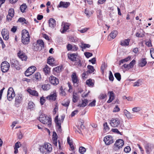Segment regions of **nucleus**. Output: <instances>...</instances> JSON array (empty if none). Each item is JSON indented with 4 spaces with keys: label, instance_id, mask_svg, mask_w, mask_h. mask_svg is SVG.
<instances>
[{
    "label": "nucleus",
    "instance_id": "nucleus-42",
    "mask_svg": "<svg viewBox=\"0 0 154 154\" xmlns=\"http://www.w3.org/2000/svg\"><path fill=\"white\" fill-rule=\"evenodd\" d=\"M42 88L44 90H48L50 89V85L49 84H45L42 85Z\"/></svg>",
    "mask_w": 154,
    "mask_h": 154
},
{
    "label": "nucleus",
    "instance_id": "nucleus-31",
    "mask_svg": "<svg viewBox=\"0 0 154 154\" xmlns=\"http://www.w3.org/2000/svg\"><path fill=\"white\" fill-rule=\"evenodd\" d=\"M67 142L68 143L69 145L72 150L74 149V147L73 145L72 141V139H70L69 137H68L67 138Z\"/></svg>",
    "mask_w": 154,
    "mask_h": 154
},
{
    "label": "nucleus",
    "instance_id": "nucleus-43",
    "mask_svg": "<svg viewBox=\"0 0 154 154\" xmlns=\"http://www.w3.org/2000/svg\"><path fill=\"white\" fill-rule=\"evenodd\" d=\"M27 8V6L25 4H23L20 7V9L21 12L23 13Z\"/></svg>",
    "mask_w": 154,
    "mask_h": 154
},
{
    "label": "nucleus",
    "instance_id": "nucleus-35",
    "mask_svg": "<svg viewBox=\"0 0 154 154\" xmlns=\"http://www.w3.org/2000/svg\"><path fill=\"white\" fill-rule=\"evenodd\" d=\"M131 59V57L128 56V57L124 59H122L119 61V64L122 63H123L126 62H127L129 60Z\"/></svg>",
    "mask_w": 154,
    "mask_h": 154
},
{
    "label": "nucleus",
    "instance_id": "nucleus-17",
    "mask_svg": "<svg viewBox=\"0 0 154 154\" xmlns=\"http://www.w3.org/2000/svg\"><path fill=\"white\" fill-rule=\"evenodd\" d=\"M70 24L69 23H65L64 22H62V26L63 27V29L62 30L61 29L60 31L62 33H64L69 28V26Z\"/></svg>",
    "mask_w": 154,
    "mask_h": 154
},
{
    "label": "nucleus",
    "instance_id": "nucleus-63",
    "mask_svg": "<svg viewBox=\"0 0 154 154\" xmlns=\"http://www.w3.org/2000/svg\"><path fill=\"white\" fill-rule=\"evenodd\" d=\"M21 144L20 142H17L15 145V148L18 149L20 147Z\"/></svg>",
    "mask_w": 154,
    "mask_h": 154
},
{
    "label": "nucleus",
    "instance_id": "nucleus-11",
    "mask_svg": "<svg viewBox=\"0 0 154 154\" xmlns=\"http://www.w3.org/2000/svg\"><path fill=\"white\" fill-rule=\"evenodd\" d=\"M49 82L53 85H56L59 83V81L58 79L54 76L51 75L49 78Z\"/></svg>",
    "mask_w": 154,
    "mask_h": 154
},
{
    "label": "nucleus",
    "instance_id": "nucleus-53",
    "mask_svg": "<svg viewBox=\"0 0 154 154\" xmlns=\"http://www.w3.org/2000/svg\"><path fill=\"white\" fill-rule=\"evenodd\" d=\"M141 81L140 79H139L137 81L134 83V86H139L141 85Z\"/></svg>",
    "mask_w": 154,
    "mask_h": 154
},
{
    "label": "nucleus",
    "instance_id": "nucleus-18",
    "mask_svg": "<svg viewBox=\"0 0 154 154\" xmlns=\"http://www.w3.org/2000/svg\"><path fill=\"white\" fill-rule=\"evenodd\" d=\"M18 56L22 60L26 61L27 58V56L23 51H19L17 53Z\"/></svg>",
    "mask_w": 154,
    "mask_h": 154
},
{
    "label": "nucleus",
    "instance_id": "nucleus-47",
    "mask_svg": "<svg viewBox=\"0 0 154 154\" xmlns=\"http://www.w3.org/2000/svg\"><path fill=\"white\" fill-rule=\"evenodd\" d=\"M70 103V100H67L66 101H64L61 103L62 105L66 107H68Z\"/></svg>",
    "mask_w": 154,
    "mask_h": 154
},
{
    "label": "nucleus",
    "instance_id": "nucleus-1",
    "mask_svg": "<svg viewBox=\"0 0 154 154\" xmlns=\"http://www.w3.org/2000/svg\"><path fill=\"white\" fill-rule=\"evenodd\" d=\"M52 149L51 145L48 143H44L40 148V152L43 154H48L51 152Z\"/></svg>",
    "mask_w": 154,
    "mask_h": 154
},
{
    "label": "nucleus",
    "instance_id": "nucleus-25",
    "mask_svg": "<svg viewBox=\"0 0 154 154\" xmlns=\"http://www.w3.org/2000/svg\"><path fill=\"white\" fill-rule=\"evenodd\" d=\"M108 94H109V97L107 102L108 103H111L114 98V94L113 91H109Z\"/></svg>",
    "mask_w": 154,
    "mask_h": 154
},
{
    "label": "nucleus",
    "instance_id": "nucleus-44",
    "mask_svg": "<svg viewBox=\"0 0 154 154\" xmlns=\"http://www.w3.org/2000/svg\"><path fill=\"white\" fill-rule=\"evenodd\" d=\"M114 76L118 81H120L121 80V75L119 73L116 72L115 73Z\"/></svg>",
    "mask_w": 154,
    "mask_h": 154
},
{
    "label": "nucleus",
    "instance_id": "nucleus-55",
    "mask_svg": "<svg viewBox=\"0 0 154 154\" xmlns=\"http://www.w3.org/2000/svg\"><path fill=\"white\" fill-rule=\"evenodd\" d=\"M18 21L25 24H26V21L25 19L23 17L19 18L18 20Z\"/></svg>",
    "mask_w": 154,
    "mask_h": 154
},
{
    "label": "nucleus",
    "instance_id": "nucleus-39",
    "mask_svg": "<svg viewBox=\"0 0 154 154\" xmlns=\"http://www.w3.org/2000/svg\"><path fill=\"white\" fill-rule=\"evenodd\" d=\"M34 77H35L37 81H40L41 79L40 74L39 72H37L35 73L34 74Z\"/></svg>",
    "mask_w": 154,
    "mask_h": 154
},
{
    "label": "nucleus",
    "instance_id": "nucleus-64",
    "mask_svg": "<svg viewBox=\"0 0 154 154\" xmlns=\"http://www.w3.org/2000/svg\"><path fill=\"white\" fill-rule=\"evenodd\" d=\"M103 126H104V129L106 130H109V128L107 125V122H105L103 124Z\"/></svg>",
    "mask_w": 154,
    "mask_h": 154
},
{
    "label": "nucleus",
    "instance_id": "nucleus-7",
    "mask_svg": "<svg viewBox=\"0 0 154 154\" xmlns=\"http://www.w3.org/2000/svg\"><path fill=\"white\" fill-rule=\"evenodd\" d=\"M44 44L43 40H38L37 41V43L34 46L33 49L35 51H41L42 49V48L44 47Z\"/></svg>",
    "mask_w": 154,
    "mask_h": 154
},
{
    "label": "nucleus",
    "instance_id": "nucleus-9",
    "mask_svg": "<svg viewBox=\"0 0 154 154\" xmlns=\"http://www.w3.org/2000/svg\"><path fill=\"white\" fill-rule=\"evenodd\" d=\"M87 68L88 70L87 71L84 72L82 73V78L83 79H86L87 77H85V76L88 75V74L92 73L95 70L93 66L91 65H88L87 66Z\"/></svg>",
    "mask_w": 154,
    "mask_h": 154
},
{
    "label": "nucleus",
    "instance_id": "nucleus-2",
    "mask_svg": "<svg viewBox=\"0 0 154 154\" xmlns=\"http://www.w3.org/2000/svg\"><path fill=\"white\" fill-rule=\"evenodd\" d=\"M29 35L28 32L24 29L22 31V42L24 45L28 44L29 42Z\"/></svg>",
    "mask_w": 154,
    "mask_h": 154
},
{
    "label": "nucleus",
    "instance_id": "nucleus-16",
    "mask_svg": "<svg viewBox=\"0 0 154 154\" xmlns=\"http://www.w3.org/2000/svg\"><path fill=\"white\" fill-rule=\"evenodd\" d=\"M104 141L106 145H109L113 142L112 137L111 136H107L104 139Z\"/></svg>",
    "mask_w": 154,
    "mask_h": 154
},
{
    "label": "nucleus",
    "instance_id": "nucleus-37",
    "mask_svg": "<svg viewBox=\"0 0 154 154\" xmlns=\"http://www.w3.org/2000/svg\"><path fill=\"white\" fill-rule=\"evenodd\" d=\"M147 62L145 58H143L141 61L140 63H139V65L141 67H143L146 64Z\"/></svg>",
    "mask_w": 154,
    "mask_h": 154
},
{
    "label": "nucleus",
    "instance_id": "nucleus-29",
    "mask_svg": "<svg viewBox=\"0 0 154 154\" xmlns=\"http://www.w3.org/2000/svg\"><path fill=\"white\" fill-rule=\"evenodd\" d=\"M56 94L54 93L47 96L46 98L49 100H55L56 99Z\"/></svg>",
    "mask_w": 154,
    "mask_h": 154
},
{
    "label": "nucleus",
    "instance_id": "nucleus-45",
    "mask_svg": "<svg viewBox=\"0 0 154 154\" xmlns=\"http://www.w3.org/2000/svg\"><path fill=\"white\" fill-rule=\"evenodd\" d=\"M54 58L50 57L48 59L47 63L49 64H52L54 63Z\"/></svg>",
    "mask_w": 154,
    "mask_h": 154
},
{
    "label": "nucleus",
    "instance_id": "nucleus-38",
    "mask_svg": "<svg viewBox=\"0 0 154 154\" xmlns=\"http://www.w3.org/2000/svg\"><path fill=\"white\" fill-rule=\"evenodd\" d=\"M36 67L34 66H32L31 67L29 68L26 71L33 74L35 70Z\"/></svg>",
    "mask_w": 154,
    "mask_h": 154
},
{
    "label": "nucleus",
    "instance_id": "nucleus-50",
    "mask_svg": "<svg viewBox=\"0 0 154 154\" xmlns=\"http://www.w3.org/2000/svg\"><path fill=\"white\" fill-rule=\"evenodd\" d=\"M60 94L61 96H65L66 94L64 90L63 89V87H61L60 89Z\"/></svg>",
    "mask_w": 154,
    "mask_h": 154
},
{
    "label": "nucleus",
    "instance_id": "nucleus-30",
    "mask_svg": "<svg viewBox=\"0 0 154 154\" xmlns=\"http://www.w3.org/2000/svg\"><path fill=\"white\" fill-rule=\"evenodd\" d=\"M28 92L30 94L36 96H38V93L36 91L32 90L31 89H29L27 90Z\"/></svg>",
    "mask_w": 154,
    "mask_h": 154
},
{
    "label": "nucleus",
    "instance_id": "nucleus-34",
    "mask_svg": "<svg viewBox=\"0 0 154 154\" xmlns=\"http://www.w3.org/2000/svg\"><path fill=\"white\" fill-rule=\"evenodd\" d=\"M118 33V32L116 30H113L110 33L109 36L112 39H113L116 37Z\"/></svg>",
    "mask_w": 154,
    "mask_h": 154
},
{
    "label": "nucleus",
    "instance_id": "nucleus-21",
    "mask_svg": "<svg viewBox=\"0 0 154 154\" xmlns=\"http://www.w3.org/2000/svg\"><path fill=\"white\" fill-rule=\"evenodd\" d=\"M48 25L50 27L54 28L56 25V21L53 18H51L48 20Z\"/></svg>",
    "mask_w": 154,
    "mask_h": 154
},
{
    "label": "nucleus",
    "instance_id": "nucleus-32",
    "mask_svg": "<svg viewBox=\"0 0 154 154\" xmlns=\"http://www.w3.org/2000/svg\"><path fill=\"white\" fill-rule=\"evenodd\" d=\"M79 99V97L76 93H73L72 95V101L74 103H75Z\"/></svg>",
    "mask_w": 154,
    "mask_h": 154
},
{
    "label": "nucleus",
    "instance_id": "nucleus-46",
    "mask_svg": "<svg viewBox=\"0 0 154 154\" xmlns=\"http://www.w3.org/2000/svg\"><path fill=\"white\" fill-rule=\"evenodd\" d=\"M86 151V149L83 146L80 147L79 148V151L81 154H83Z\"/></svg>",
    "mask_w": 154,
    "mask_h": 154
},
{
    "label": "nucleus",
    "instance_id": "nucleus-61",
    "mask_svg": "<svg viewBox=\"0 0 154 154\" xmlns=\"http://www.w3.org/2000/svg\"><path fill=\"white\" fill-rule=\"evenodd\" d=\"M120 110V109L119 107L118 106H116L114 108L113 112H116L119 111Z\"/></svg>",
    "mask_w": 154,
    "mask_h": 154
},
{
    "label": "nucleus",
    "instance_id": "nucleus-24",
    "mask_svg": "<svg viewBox=\"0 0 154 154\" xmlns=\"http://www.w3.org/2000/svg\"><path fill=\"white\" fill-rule=\"evenodd\" d=\"M70 5L69 2H60L59 5H58L59 7H63V8H67Z\"/></svg>",
    "mask_w": 154,
    "mask_h": 154
},
{
    "label": "nucleus",
    "instance_id": "nucleus-40",
    "mask_svg": "<svg viewBox=\"0 0 154 154\" xmlns=\"http://www.w3.org/2000/svg\"><path fill=\"white\" fill-rule=\"evenodd\" d=\"M86 83V85H88L89 86L92 87L94 85V83L92 82V80L91 79L87 80Z\"/></svg>",
    "mask_w": 154,
    "mask_h": 154
},
{
    "label": "nucleus",
    "instance_id": "nucleus-27",
    "mask_svg": "<svg viewBox=\"0 0 154 154\" xmlns=\"http://www.w3.org/2000/svg\"><path fill=\"white\" fill-rule=\"evenodd\" d=\"M77 55L75 54H70L68 55V58L72 61H75L76 60Z\"/></svg>",
    "mask_w": 154,
    "mask_h": 154
},
{
    "label": "nucleus",
    "instance_id": "nucleus-51",
    "mask_svg": "<svg viewBox=\"0 0 154 154\" xmlns=\"http://www.w3.org/2000/svg\"><path fill=\"white\" fill-rule=\"evenodd\" d=\"M106 97V95L105 94H100L98 98L100 100H103Z\"/></svg>",
    "mask_w": 154,
    "mask_h": 154
},
{
    "label": "nucleus",
    "instance_id": "nucleus-6",
    "mask_svg": "<svg viewBox=\"0 0 154 154\" xmlns=\"http://www.w3.org/2000/svg\"><path fill=\"white\" fill-rule=\"evenodd\" d=\"M109 123L112 127H118L120 125L121 121L118 118H113L109 121Z\"/></svg>",
    "mask_w": 154,
    "mask_h": 154
},
{
    "label": "nucleus",
    "instance_id": "nucleus-58",
    "mask_svg": "<svg viewBox=\"0 0 154 154\" xmlns=\"http://www.w3.org/2000/svg\"><path fill=\"white\" fill-rule=\"evenodd\" d=\"M84 54L85 57L87 58H89L93 55L92 54L88 52H85V53Z\"/></svg>",
    "mask_w": 154,
    "mask_h": 154
},
{
    "label": "nucleus",
    "instance_id": "nucleus-57",
    "mask_svg": "<svg viewBox=\"0 0 154 154\" xmlns=\"http://www.w3.org/2000/svg\"><path fill=\"white\" fill-rule=\"evenodd\" d=\"M82 45L81 48H82L85 49L86 48H89L91 46V45L89 44H82Z\"/></svg>",
    "mask_w": 154,
    "mask_h": 154
},
{
    "label": "nucleus",
    "instance_id": "nucleus-14",
    "mask_svg": "<svg viewBox=\"0 0 154 154\" xmlns=\"http://www.w3.org/2000/svg\"><path fill=\"white\" fill-rule=\"evenodd\" d=\"M11 64L12 67H15L17 69H20V65L18 61L15 59H12L11 60Z\"/></svg>",
    "mask_w": 154,
    "mask_h": 154
},
{
    "label": "nucleus",
    "instance_id": "nucleus-52",
    "mask_svg": "<svg viewBox=\"0 0 154 154\" xmlns=\"http://www.w3.org/2000/svg\"><path fill=\"white\" fill-rule=\"evenodd\" d=\"M109 79L110 81H113L114 80V77L112 72L111 71H109Z\"/></svg>",
    "mask_w": 154,
    "mask_h": 154
},
{
    "label": "nucleus",
    "instance_id": "nucleus-19",
    "mask_svg": "<svg viewBox=\"0 0 154 154\" xmlns=\"http://www.w3.org/2000/svg\"><path fill=\"white\" fill-rule=\"evenodd\" d=\"M2 34L4 40H7L8 39L9 32L7 30L5 29H3L2 32Z\"/></svg>",
    "mask_w": 154,
    "mask_h": 154
},
{
    "label": "nucleus",
    "instance_id": "nucleus-59",
    "mask_svg": "<svg viewBox=\"0 0 154 154\" xmlns=\"http://www.w3.org/2000/svg\"><path fill=\"white\" fill-rule=\"evenodd\" d=\"M150 53L151 57L154 59V49L153 48L150 49Z\"/></svg>",
    "mask_w": 154,
    "mask_h": 154
},
{
    "label": "nucleus",
    "instance_id": "nucleus-49",
    "mask_svg": "<svg viewBox=\"0 0 154 154\" xmlns=\"http://www.w3.org/2000/svg\"><path fill=\"white\" fill-rule=\"evenodd\" d=\"M14 9L12 8H11L8 10V14L12 16H14Z\"/></svg>",
    "mask_w": 154,
    "mask_h": 154
},
{
    "label": "nucleus",
    "instance_id": "nucleus-62",
    "mask_svg": "<svg viewBox=\"0 0 154 154\" xmlns=\"http://www.w3.org/2000/svg\"><path fill=\"white\" fill-rule=\"evenodd\" d=\"M96 100H93L91 102L89 105L88 106L91 107L94 106H95Z\"/></svg>",
    "mask_w": 154,
    "mask_h": 154
},
{
    "label": "nucleus",
    "instance_id": "nucleus-26",
    "mask_svg": "<svg viewBox=\"0 0 154 154\" xmlns=\"http://www.w3.org/2000/svg\"><path fill=\"white\" fill-rule=\"evenodd\" d=\"M130 40V39L128 38L127 39H125L122 41L121 42L120 45L122 46H127L129 45Z\"/></svg>",
    "mask_w": 154,
    "mask_h": 154
},
{
    "label": "nucleus",
    "instance_id": "nucleus-60",
    "mask_svg": "<svg viewBox=\"0 0 154 154\" xmlns=\"http://www.w3.org/2000/svg\"><path fill=\"white\" fill-rule=\"evenodd\" d=\"M89 29V28H84L83 29H82L81 30H78V31H79L81 33H83L86 32Z\"/></svg>",
    "mask_w": 154,
    "mask_h": 154
},
{
    "label": "nucleus",
    "instance_id": "nucleus-13",
    "mask_svg": "<svg viewBox=\"0 0 154 154\" xmlns=\"http://www.w3.org/2000/svg\"><path fill=\"white\" fill-rule=\"evenodd\" d=\"M23 100V96L22 94H17L15 97V103L16 105H18L21 103Z\"/></svg>",
    "mask_w": 154,
    "mask_h": 154
},
{
    "label": "nucleus",
    "instance_id": "nucleus-41",
    "mask_svg": "<svg viewBox=\"0 0 154 154\" xmlns=\"http://www.w3.org/2000/svg\"><path fill=\"white\" fill-rule=\"evenodd\" d=\"M35 106L34 103L32 101H30L28 104V108L30 110L32 109Z\"/></svg>",
    "mask_w": 154,
    "mask_h": 154
},
{
    "label": "nucleus",
    "instance_id": "nucleus-28",
    "mask_svg": "<svg viewBox=\"0 0 154 154\" xmlns=\"http://www.w3.org/2000/svg\"><path fill=\"white\" fill-rule=\"evenodd\" d=\"M88 103V101L87 99L82 100V103L79 104L77 106L80 107H84L87 105Z\"/></svg>",
    "mask_w": 154,
    "mask_h": 154
},
{
    "label": "nucleus",
    "instance_id": "nucleus-4",
    "mask_svg": "<svg viewBox=\"0 0 154 154\" xmlns=\"http://www.w3.org/2000/svg\"><path fill=\"white\" fill-rule=\"evenodd\" d=\"M58 116H56L55 118L54 121L56 124V127L57 128V132L61 133L62 130L61 128V123L63 122L65 118L64 115H62L61 116V120L58 119Z\"/></svg>",
    "mask_w": 154,
    "mask_h": 154
},
{
    "label": "nucleus",
    "instance_id": "nucleus-3",
    "mask_svg": "<svg viewBox=\"0 0 154 154\" xmlns=\"http://www.w3.org/2000/svg\"><path fill=\"white\" fill-rule=\"evenodd\" d=\"M39 121L44 124H47L50 126L51 123V119L45 114H42L40 116L39 119Z\"/></svg>",
    "mask_w": 154,
    "mask_h": 154
},
{
    "label": "nucleus",
    "instance_id": "nucleus-20",
    "mask_svg": "<svg viewBox=\"0 0 154 154\" xmlns=\"http://www.w3.org/2000/svg\"><path fill=\"white\" fill-rule=\"evenodd\" d=\"M62 66H58L53 69V74L56 76L58 75V73L62 71Z\"/></svg>",
    "mask_w": 154,
    "mask_h": 154
},
{
    "label": "nucleus",
    "instance_id": "nucleus-5",
    "mask_svg": "<svg viewBox=\"0 0 154 154\" xmlns=\"http://www.w3.org/2000/svg\"><path fill=\"white\" fill-rule=\"evenodd\" d=\"M124 145V141L123 140L119 139L116 140L113 146V150L118 151L121 149Z\"/></svg>",
    "mask_w": 154,
    "mask_h": 154
},
{
    "label": "nucleus",
    "instance_id": "nucleus-22",
    "mask_svg": "<svg viewBox=\"0 0 154 154\" xmlns=\"http://www.w3.org/2000/svg\"><path fill=\"white\" fill-rule=\"evenodd\" d=\"M52 137L53 143L55 146H57V136L55 132H53Z\"/></svg>",
    "mask_w": 154,
    "mask_h": 154
},
{
    "label": "nucleus",
    "instance_id": "nucleus-15",
    "mask_svg": "<svg viewBox=\"0 0 154 154\" xmlns=\"http://www.w3.org/2000/svg\"><path fill=\"white\" fill-rule=\"evenodd\" d=\"M135 63V60H133L129 64H124L122 66V67H124L126 70H129L130 69L132 68L133 67Z\"/></svg>",
    "mask_w": 154,
    "mask_h": 154
},
{
    "label": "nucleus",
    "instance_id": "nucleus-56",
    "mask_svg": "<svg viewBox=\"0 0 154 154\" xmlns=\"http://www.w3.org/2000/svg\"><path fill=\"white\" fill-rule=\"evenodd\" d=\"M131 150V149L129 146H127L124 149V151L126 153L129 152Z\"/></svg>",
    "mask_w": 154,
    "mask_h": 154
},
{
    "label": "nucleus",
    "instance_id": "nucleus-10",
    "mask_svg": "<svg viewBox=\"0 0 154 154\" xmlns=\"http://www.w3.org/2000/svg\"><path fill=\"white\" fill-rule=\"evenodd\" d=\"M15 93L12 88H10L8 90L7 98L9 101L11 100L15 96Z\"/></svg>",
    "mask_w": 154,
    "mask_h": 154
},
{
    "label": "nucleus",
    "instance_id": "nucleus-36",
    "mask_svg": "<svg viewBox=\"0 0 154 154\" xmlns=\"http://www.w3.org/2000/svg\"><path fill=\"white\" fill-rule=\"evenodd\" d=\"M50 70L49 67L47 65H46L43 69V71L44 72L45 74L46 75H47V74H48L50 73Z\"/></svg>",
    "mask_w": 154,
    "mask_h": 154
},
{
    "label": "nucleus",
    "instance_id": "nucleus-48",
    "mask_svg": "<svg viewBox=\"0 0 154 154\" xmlns=\"http://www.w3.org/2000/svg\"><path fill=\"white\" fill-rule=\"evenodd\" d=\"M107 67L105 63L102 64L101 67V70L102 73H104V70Z\"/></svg>",
    "mask_w": 154,
    "mask_h": 154
},
{
    "label": "nucleus",
    "instance_id": "nucleus-23",
    "mask_svg": "<svg viewBox=\"0 0 154 154\" xmlns=\"http://www.w3.org/2000/svg\"><path fill=\"white\" fill-rule=\"evenodd\" d=\"M71 77L72 82L74 84L75 83L78 84L79 83V81L75 73H72L71 75Z\"/></svg>",
    "mask_w": 154,
    "mask_h": 154
},
{
    "label": "nucleus",
    "instance_id": "nucleus-12",
    "mask_svg": "<svg viewBox=\"0 0 154 154\" xmlns=\"http://www.w3.org/2000/svg\"><path fill=\"white\" fill-rule=\"evenodd\" d=\"M144 147L146 153L149 154L153 149L154 146L151 143H148L145 144Z\"/></svg>",
    "mask_w": 154,
    "mask_h": 154
},
{
    "label": "nucleus",
    "instance_id": "nucleus-8",
    "mask_svg": "<svg viewBox=\"0 0 154 154\" xmlns=\"http://www.w3.org/2000/svg\"><path fill=\"white\" fill-rule=\"evenodd\" d=\"M10 64L7 61L3 62L1 65V69L3 72H7L9 70L10 67Z\"/></svg>",
    "mask_w": 154,
    "mask_h": 154
},
{
    "label": "nucleus",
    "instance_id": "nucleus-33",
    "mask_svg": "<svg viewBox=\"0 0 154 154\" xmlns=\"http://www.w3.org/2000/svg\"><path fill=\"white\" fill-rule=\"evenodd\" d=\"M124 113L128 118L132 119L133 118V115L131 114L127 110H124Z\"/></svg>",
    "mask_w": 154,
    "mask_h": 154
},
{
    "label": "nucleus",
    "instance_id": "nucleus-54",
    "mask_svg": "<svg viewBox=\"0 0 154 154\" xmlns=\"http://www.w3.org/2000/svg\"><path fill=\"white\" fill-rule=\"evenodd\" d=\"M141 110V108L139 107H135L132 109V110L134 112H137Z\"/></svg>",
    "mask_w": 154,
    "mask_h": 154
}]
</instances>
